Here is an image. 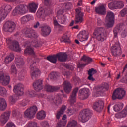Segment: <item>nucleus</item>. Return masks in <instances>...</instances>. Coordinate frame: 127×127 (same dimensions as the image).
Instances as JSON below:
<instances>
[{
    "instance_id": "nucleus-1",
    "label": "nucleus",
    "mask_w": 127,
    "mask_h": 127,
    "mask_svg": "<svg viewBox=\"0 0 127 127\" xmlns=\"http://www.w3.org/2000/svg\"><path fill=\"white\" fill-rule=\"evenodd\" d=\"M93 111L89 109H85L80 111L78 116V119L81 120L82 123L88 122L92 118Z\"/></svg>"
},
{
    "instance_id": "nucleus-2",
    "label": "nucleus",
    "mask_w": 127,
    "mask_h": 127,
    "mask_svg": "<svg viewBox=\"0 0 127 127\" xmlns=\"http://www.w3.org/2000/svg\"><path fill=\"white\" fill-rule=\"evenodd\" d=\"M93 35L99 42H104L107 39V33H106L105 30L103 28H99L95 29Z\"/></svg>"
},
{
    "instance_id": "nucleus-3",
    "label": "nucleus",
    "mask_w": 127,
    "mask_h": 127,
    "mask_svg": "<svg viewBox=\"0 0 127 127\" xmlns=\"http://www.w3.org/2000/svg\"><path fill=\"white\" fill-rule=\"evenodd\" d=\"M28 11V6L24 4H21L16 7L13 11V15H23L25 13H27Z\"/></svg>"
},
{
    "instance_id": "nucleus-4",
    "label": "nucleus",
    "mask_w": 127,
    "mask_h": 127,
    "mask_svg": "<svg viewBox=\"0 0 127 127\" xmlns=\"http://www.w3.org/2000/svg\"><path fill=\"white\" fill-rule=\"evenodd\" d=\"M106 26L108 28H111L114 26L115 24V15L112 11L107 12L106 16Z\"/></svg>"
},
{
    "instance_id": "nucleus-5",
    "label": "nucleus",
    "mask_w": 127,
    "mask_h": 127,
    "mask_svg": "<svg viewBox=\"0 0 127 127\" xmlns=\"http://www.w3.org/2000/svg\"><path fill=\"white\" fill-rule=\"evenodd\" d=\"M16 27V24L12 21H7L3 25V30L5 32L12 33Z\"/></svg>"
},
{
    "instance_id": "nucleus-6",
    "label": "nucleus",
    "mask_w": 127,
    "mask_h": 127,
    "mask_svg": "<svg viewBox=\"0 0 127 127\" xmlns=\"http://www.w3.org/2000/svg\"><path fill=\"white\" fill-rule=\"evenodd\" d=\"M37 111H38L37 106L34 105L27 109L24 114L26 118H28V119H33L34 116H35V114L37 112Z\"/></svg>"
},
{
    "instance_id": "nucleus-7",
    "label": "nucleus",
    "mask_w": 127,
    "mask_h": 127,
    "mask_svg": "<svg viewBox=\"0 0 127 127\" xmlns=\"http://www.w3.org/2000/svg\"><path fill=\"white\" fill-rule=\"evenodd\" d=\"M126 96V90L122 88H118L114 90L112 95V100H121Z\"/></svg>"
},
{
    "instance_id": "nucleus-8",
    "label": "nucleus",
    "mask_w": 127,
    "mask_h": 127,
    "mask_svg": "<svg viewBox=\"0 0 127 127\" xmlns=\"http://www.w3.org/2000/svg\"><path fill=\"white\" fill-rule=\"evenodd\" d=\"M6 43L8 45V47L11 50L14 51H16L17 52H19L21 51V49L19 47V44L18 42L16 41H12L11 39H8L6 40Z\"/></svg>"
},
{
    "instance_id": "nucleus-9",
    "label": "nucleus",
    "mask_w": 127,
    "mask_h": 127,
    "mask_svg": "<svg viewBox=\"0 0 127 127\" xmlns=\"http://www.w3.org/2000/svg\"><path fill=\"white\" fill-rule=\"evenodd\" d=\"M31 69V76L33 80H36L39 75H40V71L38 68H36V63L33 62L30 66Z\"/></svg>"
},
{
    "instance_id": "nucleus-10",
    "label": "nucleus",
    "mask_w": 127,
    "mask_h": 127,
    "mask_svg": "<svg viewBox=\"0 0 127 127\" xmlns=\"http://www.w3.org/2000/svg\"><path fill=\"white\" fill-rule=\"evenodd\" d=\"M111 54L115 57H119L122 55V49L119 44H115L111 47Z\"/></svg>"
},
{
    "instance_id": "nucleus-11",
    "label": "nucleus",
    "mask_w": 127,
    "mask_h": 127,
    "mask_svg": "<svg viewBox=\"0 0 127 127\" xmlns=\"http://www.w3.org/2000/svg\"><path fill=\"white\" fill-rule=\"evenodd\" d=\"M23 33L25 34L26 37H28L29 38H37L38 35L34 30L31 28H26L23 31Z\"/></svg>"
},
{
    "instance_id": "nucleus-12",
    "label": "nucleus",
    "mask_w": 127,
    "mask_h": 127,
    "mask_svg": "<svg viewBox=\"0 0 127 127\" xmlns=\"http://www.w3.org/2000/svg\"><path fill=\"white\" fill-rule=\"evenodd\" d=\"M10 82V76L9 75H4L3 72H0V83L3 86H7Z\"/></svg>"
},
{
    "instance_id": "nucleus-13",
    "label": "nucleus",
    "mask_w": 127,
    "mask_h": 127,
    "mask_svg": "<svg viewBox=\"0 0 127 127\" xmlns=\"http://www.w3.org/2000/svg\"><path fill=\"white\" fill-rule=\"evenodd\" d=\"M76 11V17L75 19V23H82L83 22V17L84 16V13L81 11V8H78L75 9Z\"/></svg>"
},
{
    "instance_id": "nucleus-14",
    "label": "nucleus",
    "mask_w": 127,
    "mask_h": 127,
    "mask_svg": "<svg viewBox=\"0 0 127 127\" xmlns=\"http://www.w3.org/2000/svg\"><path fill=\"white\" fill-rule=\"evenodd\" d=\"M107 4H101L98 7L95 8V12L100 15H106L107 13Z\"/></svg>"
},
{
    "instance_id": "nucleus-15",
    "label": "nucleus",
    "mask_w": 127,
    "mask_h": 127,
    "mask_svg": "<svg viewBox=\"0 0 127 127\" xmlns=\"http://www.w3.org/2000/svg\"><path fill=\"white\" fill-rule=\"evenodd\" d=\"M9 117H10V111H6L1 114L0 116V122L2 126L7 123L8 120H9Z\"/></svg>"
},
{
    "instance_id": "nucleus-16",
    "label": "nucleus",
    "mask_w": 127,
    "mask_h": 127,
    "mask_svg": "<svg viewBox=\"0 0 127 127\" xmlns=\"http://www.w3.org/2000/svg\"><path fill=\"white\" fill-rule=\"evenodd\" d=\"M24 86L23 84L22 83H19L14 86L13 89V92L16 94L17 96H22L23 95V90Z\"/></svg>"
},
{
    "instance_id": "nucleus-17",
    "label": "nucleus",
    "mask_w": 127,
    "mask_h": 127,
    "mask_svg": "<svg viewBox=\"0 0 127 127\" xmlns=\"http://www.w3.org/2000/svg\"><path fill=\"white\" fill-rule=\"evenodd\" d=\"M93 109L96 112H102L104 109V101L98 100L93 104Z\"/></svg>"
},
{
    "instance_id": "nucleus-18",
    "label": "nucleus",
    "mask_w": 127,
    "mask_h": 127,
    "mask_svg": "<svg viewBox=\"0 0 127 127\" xmlns=\"http://www.w3.org/2000/svg\"><path fill=\"white\" fill-rule=\"evenodd\" d=\"M78 91H79V88L78 87H76L73 89L69 99L70 104H73L74 103H76V101H77V93H78Z\"/></svg>"
},
{
    "instance_id": "nucleus-19",
    "label": "nucleus",
    "mask_w": 127,
    "mask_h": 127,
    "mask_svg": "<svg viewBox=\"0 0 127 127\" xmlns=\"http://www.w3.org/2000/svg\"><path fill=\"white\" fill-rule=\"evenodd\" d=\"M77 37L80 41L83 42V41H85V40L88 39L89 36L88 32H87L86 30H83L80 32Z\"/></svg>"
},
{
    "instance_id": "nucleus-20",
    "label": "nucleus",
    "mask_w": 127,
    "mask_h": 127,
    "mask_svg": "<svg viewBox=\"0 0 127 127\" xmlns=\"http://www.w3.org/2000/svg\"><path fill=\"white\" fill-rule=\"evenodd\" d=\"M58 61L65 62L68 59V55L66 53L59 52L57 54Z\"/></svg>"
},
{
    "instance_id": "nucleus-21",
    "label": "nucleus",
    "mask_w": 127,
    "mask_h": 127,
    "mask_svg": "<svg viewBox=\"0 0 127 127\" xmlns=\"http://www.w3.org/2000/svg\"><path fill=\"white\" fill-rule=\"evenodd\" d=\"M127 116V104L124 107L123 110L120 112L115 114V117L117 119H122V118H126Z\"/></svg>"
},
{
    "instance_id": "nucleus-22",
    "label": "nucleus",
    "mask_w": 127,
    "mask_h": 127,
    "mask_svg": "<svg viewBox=\"0 0 127 127\" xmlns=\"http://www.w3.org/2000/svg\"><path fill=\"white\" fill-rule=\"evenodd\" d=\"M41 35L45 37L46 36H48L50 34L51 32V29L49 26L47 25L43 26L41 27Z\"/></svg>"
},
{
    "instance_id": "nucleus-23",
    "label": "nucleus",
    "mask_w": 127,
    "mask_h": 127,
    "mask_svg": "<svg viewBox=\"0 0 127 127\" xmlns=\"http://www.w3.org/2000/svg\"><path fill=\"white\" fill-rule=\"evenodd\" d=\"M33 86L34 87V90H35L36 92H39V91H41V90L43 89V87H42V80L39 79L33 83Z\"/></svg>"
},
{
    "instance_id": "nucleus-24",
    "label": "nucleus",
    "mask_w": 127,
    "mask_h": 127,
    "mask_svg": "<svg viewBox=\"0 0 127 127\" xmlns=\"http://www.w3.org/2000/svg\"><path fill=\"white\" fill-rule=\"evenodd\" d=\"M80 95H79V98L81 99V100H85L86 99H88L89 97V90L83 89H81L79 91Z\"/></svg>"
},
{
    "instance_id": "nucleus-25",
    "label": "nucleus",
    "mask_w": 127,
    "mask_h": 127,
    "mask_svg": "<svg viewBox=\"0 0 127 127\" xmlns=\"http://www.w3.org/2000/svg\"><path fill=\"white\" fill-rule=\"evenodd\" d=\"M60 89L59 86H51L49 85H46L45 87V89L47 92H49L50 93H53L58 91Z\"/></svg>"
},
{
    "instance_id": "nucleus-26",
    "label": "nucleus",
    "mask_w": 127,
    "mask_h": 127,
    "mask_svg": "<svg viewBox=\"0 0 127 127\" xmlns=\"http://www.w3.org/2000/svg\"><path fill=\"white\" fill-rule=\"evenodd\" d=\"M15 64L18 68H22L24 65L23 58L20 56H17L15 58Z\"/></svg>"
},
{
    "instance_id": "nucleus-27",
    "label": "nucleus",
    "mask_w": 127,
    "mask_h": 127,
    "mask_svg": "<svg viewBox=\"0 0 127 127\" xmlns=\"http://www.w3.org/2000/svg\"><path fill=\"white\" fill-rule=\"evenodd\" d=\"M64 89L67 94H69L72 91V85L68 81H65L63 83Z\"/></svg>"
},
{
    "instance_id": "nucleus-28",
    "label": "nucleus",
    "mask_w": 127,
    "mask_h": 127,
    "mask_svg": "<svg viewBox=\"0 0 127 127\" xmlns=\"http://www.w3.org/2000/svg\"><path fill=\"white\" fill-rule=\"evenodd\" d=\"M67 124V115H64L63 116L62 119L61 121L58 123L57 127H64Z\"/></svg>"
},
{
    "instance_id": "nucleus-29",
    "label": "nucleus",
    "mask_w": 127,
    "mask_h": 127,
    "mask_svg": "<svg viewBox=\"0 0 127 127\" xmlns=\"http://www.w3.org/2000/svg\"><path fill=\"white\" fill-rule=\"evenodd\" d=\"M7 108V103L6 100L3 98H0V111H5Z\"/></svg>"
},
{
    "instance_id": "nucleus-30",
    "label": "nucleus",
    "mask_w": 127,
    "mask_h": 127,
    "mask_svg": "<svg viewBox=\"0 0 127 127\" xmlns=\"http://www.w3.org/2000/svg\"><path fill=\"white\" fill-rule=\"evenodd\" d=\"M67 109V106L65 105H63L59 111H58L57 114L56 115V119L57 120H59L60 119V117H61V115H63L64 114V112L66 111Z\"/></svg>"
},
{
    "instance_id": "nucleus-31",
    "label": "nucleus",
    "mask_w": 127,
    "mask_h": 127,
    "mask_svg": "<svg viewBox=\"0 0 127 127\" xmlns=\"http://www.w3.org/2000/svg\"><path fill=\"white\" fill-rule=\"evenodd\" d=\"M14 59V54L13 53H10L9 55L7 56L4 59V62L6 64L10 63Z\"/></svg>"
},
{
    "instance_id": "nucleus-32",
    "label": "nucleus",
    "mask_w": 127,
    "mask_h": 127,
    "mask_svg": "<svg viewBox=\"0 0 127 127\" xmlns=\"http://www.w3.org/2000/svg\"><path fill=\"white\" fill-rule=\"evenodd\" d=\"M38 7V4H37L35 3H32L29 4L28 9L29 10L30 12H33L34 13L36 11Z\"/></svg>"
},
{
    "instance_id": "nucleus-33",
    "label": "nucleus",
    "mask_w": 127,
    "mask_h": 127,
    "mask_svg": "<svg viewBox=\"0 0 127 127\" xmlns=\"http://www.w3.org/2000/svg\"><path fill=\"white\" fill-rule=\"evenodd\" d=\"M46 117V112L45 111L42 110L39 111L37 114V119L38 120H44Z\"/></svg>"
},
{
    "instance_id": "nucleus-34",
    "label": "nucleus",
    "mask_w": 127,
    "mask_h": 127,
    "mask_svg": "<svg viewBox=\"0 0 127 127\" xmlns=\"http://www.w3.org/2000/svg\"><path fill=\"white\" fill-rule=\"evenodd\" d=\"M33 18V17L30 15H27L24 16L21 18V23L24 24V23L28 22V21H29V20H31Z\"/></svg>"
},
{
    "instance_id": "nucleus-35",
    "label": "nucleus",
    "mask_w": 127,
    "mask_h": 127,
    "mask_svg": "<svg viewBox=\"0 0 127 127\" xmlns=\"http://www.w3.org/2000/svg\"><path fill=\"white\" fill-rule=\"evenodd\" d=\"M8 13L5 11L3 8L0 10V21H2V20L5 19L6 16H7Z\"/></svg>"
},
{
    "instance_id": "nucleus-36",
    "label": "nucleus",
    "mask_w": 127,
    "mask_h": 127,
    "mask_svg": "<svg viewBox=\"0 0 127 127\" xmlns=\"http://www.w3.org/2000/svg\"><path fill=\"white\" fill-rule=\"evenodd\" d=\"M124 107V104L121 102H118L115 105H114L113 109L115 112H119L121 111Z\"/></svg>"
},
{
    "instance_id": "nucleus-37",
    "label": "nucleus",
    "mask_w": 127,
    "mask_h": 127,
    "mask_svg": "<svg viewBox=\"0 0 127 127\" xmlns=\"http://www.w3.org/2000/svg\"><path fill=\"white\" fill-rule=\"evenodd\" d=\"M49 13H47V11H44V10L39 11L37 13V16H39L40 18H44Z\"/></svg>"
},
{
    "instance_id": "nucleus-38",
    "label": "nucleus",
    "mask_w": 127,
    "mask_h": 127,
    "mask_svg": "<svg viewBox=\"0 0 127 127\" xmlns=\"http://www.w3.org/2000/svg\"><path fill=\"white\" fill-rule=\"evenodd\" d=\"M10 72L11 74H12L13 77H16L18 73L17 69L16 68V66H15L14 65H12L11 66Z\"/></svg>"
},
{
    "instance_id": "nucleus-39",
    "label": "nucleus",
    "mask_w": 127,
    "mask_h": 127,
    "mask_svg": "<svg viewBox=\"0 0 127 127\" xmlns=\"http://www.w3.org/2000/svg\"><path fill=\"white\" fill-rule=\"evenodd\" d=\"M47 60L51 62L52 63H56L57 62V54L53 55L52 56H49L47 57Z\"/></svg>"
},
{
    "instance_id": "nucleus-40",
    "label": "nucleus",
    "mask_w": 127,
    "mask_h": 127,
    "mask_svg": "<svg viewBox=\"0 0 127 127\" xmlns=\"http://www.w3.org/2000/svg\"><path fill=\"white\" fill-rule=\"evenodd\" d=\"M53 102L56 106H59V105H61L62 104V100L59 96H56L53 99Z\"/></svg>"
},
{
    "instance_id": "nucleus-41",
    "label": "nucleus",
    "mask_w": 127,
    "mask_h": 127,
    "mask_svg": "<svg viewBox=\"0 0 127 127\" xmlns=\"http://www.w3.org/2000/svg\"><path fill=\"white\" fill-rule=\"evenodd\" d=\"M16 101H17L16 95H13L9 96L8 101H9V103L11 104V105H14V104L16 103Z\"/></svg>"
},
{
    "instance_id": "nucleus-42",
    "label": "nucleus",
    "mask_w": 127,
    "mask_h": 127,
    "mask_svg": "<svg viewBox=\"0 0 127 127\" xmlns=\"http://www.w3.org/2000/svg\"><path fill=\"white\" fill-rule=\"evenodd\" d=\"M60 42H64V43H70L71 40L70 38L67 35H64L60 39Z\"/></svg>"
},
{
    "instance_id": "nucleus-43",
    "label": "nucleus",
    "mask_w": 127,
    "mask_h": 127,
    "mask_svg": "<svg viewBox=\"0 0 127 127\" xmlns=\"http://www.w3.org/2000/svg\"><path fill=\"white\" fill-rule=\"evenodd\" d=\"M81 60H82V61H84V62H86L85 64H87V65L90 64V63H91V62L93 61V59H92V58L86 56V55H84L82 57V58H81Z\"/></svg>"
},
{
    "instance_id": "nucleus-44",
    "label": "nucleus",
    "mask_w": 127,
    "mask_h": 127,
    "mask_svg": "<svg viewBox=\"0 0 127 127\" xmlns=\"http://www.w3.org/2000/svg\"><path fill=\"white\" fill-rule=\"evenodd\" d=\"M25 54H30L31 55H34L35 53H34V51H33V49L31 48L30 47H27L26 49L24 51Z\"/></svg>"
},
{
    "instance_id": "nucleus-45",
    "label": "nucleus",
    "mask_w": 127,
    "mask_h": 127,
    "mask_svg": "<svg viewBox=\"0 0 127 127\" xmlns=\"http://www.w3.org/2000/svg\"><path fill=\"white\" fill-rule=\"evenodd\" d=\"M7 94V90H6V89L5 88L3 87L2 86H0V96H2L3 97H4L6 96Z\"/></svg>"
},
{
    "instance_id": "nucleus-46",
    "label": "nucleus",
    "mask_w": 127,
    "mask_h": 127,
    "mask_svg": "<svg viewBox=\"0 0 127 127\" xmlns=\"http://www.w3.org/2000/svg\"><path fill=\"white\" fill-rule=\"evenodd\" d=\"M108 6L110 9H117L116 2H112L109 3Z\"/></svg>"
},
{
    "instance_id": "nucleus-47",
    "label": "nucleus",
    "mask_w": 127,
    "mask_h": 127,
    "mask_svg": "<svg viewBox=\"0 0 127 127\" xmlns=\"http://www.w3.org/2000/svg\"><path fill=\"white\" fill-rule=\"evenodd\" d=\"M16 78H18L20 81H22L24 79V73L23 72H18Z\"/></svg>"
},
{
    "instance_id": "nucleus-48",
    "label": "nucleus",
    "mask_w": 127,
    "mask_h": 127,
    "mask_svg": "<svg viewBox=\"0 0 127 127\" xmlns=\"http://www.w3.org/2000/svg\"><path fill=\"white\" fill-rule=\"evenodd\" d=\"M57 73L55 72H51L49 75V78H50L51 80H55L56 79H57Z\"/></svg>"
},
{
    "instance_id": "nucleus-49",
    "label": "nucleus",
    "mask_w": 127,
    "mask_h": 127,
    "mask_svg": "<svg viewBox=\"0 0 127 127\" xmlns=\"http://www.w3.org/2000/svg\"><path fill=\"white\" fill-rule=\"evenodd\" d=\"M26 95L30 97V98H34L36 96V94L34 91H28L26 92Z\"/></svg>"
},
{
    "instance_id": "nucleus-50",
    "label": "nucleus",
    "mask_w": 127,
    "mask_h": 127,
    "mask_svg": "<svg viewBox=\"0 0 127 127\" xmlns=\"http://www.w3.org/2000/svg\"><path fill=\"white\" fill-rule=\"evenodd\" d=\"M27 127H39L37 126V123L30 121L27 124Z\"/></svg>"
},
{
    "instance_id": "nucleus-51",
    "label": "nucleus",
    "mask_w": 127,
    "mask_h": 127,
    "mask_svg": "<svg viewBox=\"0 0 127 127\" xmlns=\"http://www.w3.org/2000/svg\"><path fill=\"white\" fill-rule=\"evenodd\" d=\"M2 9L8 14L11 11L12 8L10 5H7L4 8H2Z\"/></svg>"
},
{
    "instance_id": "nucleus-52",
    "label": "nucleus",
    "mask_w": 127,
    "mask_h": 127,
    "mask_svg": "<svg viewBox=\"0 0 127 127\" xmlns=\"http://www.w3.org/2000/svg\"><path fill=\"white\" fill-rule=\"evenodd\" d=\"M116 9L123 8L124 7V2L123 1H119V2H116Z\"/></svg>"
},
{
    "instance_id": "nucleus-53",
    "label": "nucleus",
    "mask_w": 127,
    "mask_h": 127,
    "mask_svg": "<svg viewBox=\"0 0 127 127\" xmlns=\"http://www.w3.org/2000/svg\"><path fill=\"white\" fill-rule=\"evenodd\" d=\"M41 127H50L49 123L47 121H43L40 122Z\"/></svg>"
},
{
    "instance_id": "nucleus-54",
    "label": "nucleus",
    "mask_w": 127,
    "mask_h": 127,
    "mask_svg": "<svg viewBox=\"0 0 127 127\" xmlns=\"http://www.w3.org/2000/svg\"><path fill=\"white\" fill-rule=\"evenodd\" d=\"M63 11L61 9L58 11L57 13V17H58V19H59V18L61 17L64 16V15H63Z\"/></svg>"
},
{
    "instance_id": "nucleus-55",
    "label": "nucleus",
    "mask_w": 127,
    "mask_h": 127,
    "mask_svg": "<svg viewBox=\"0 0 127 127\" xmlns=\"http://www.w3.org/2000/svg\"><path fill=\"white\" fill-rule=\"evenodd\" d=\"M59 19H60L59 22L61 24H65V23H66V17H65V16L61 17Z\"/></svg>"
},
{
    "instance_id": "nucleus-56",
    "label": "nucleus",
    "mask_w": 127,
    "mask_h": 127,
    "mask_svg": "<svg viewBox=\"0 0 127 127\" xmlns=\"http://www.w3.org/2000/svg\"><path fill=\"white\" fill-rule=\"evenodd\" d=\"M32 45L31 46H33L34 47H41V44L40 43H38V42L36 41L35 42H32Z\"/></svg>"
},
{
    "instance_id": "nucleus-57",
    "label": "nucleus",
    "mask_w": 127,
    "mask_h": 127,
    "mask_svg": "<svg viewBox=\"0 0 127 127\" xmlns=\"http://www.w3.org/2000/svg\"><path fill=\"white\" fill-rule=\"evenodd\" d=\"M75 112H76L75 110L68 109L66 111V113L67 115H68V116H72V115H74V114H75Z\"/></svg>"
},
{
    "instance_id": "nucleus-58",
    "label": "nucleus",
    "mask_w": 127,
    "mask_h": 127,
    "mask_svg": "<svg viewBox=\"0 0 127 127\" xmlns=\"http://www.w3.org/2000/svg\"><path fill=\"white\" fill-rule=\"evenodd\" d=\"M97 70H95L94 68H91V69H89L88 71V75H95V74H96Z\"/></svg>"
},
{
    "instance_id": "nucleus-59",
    "label": "nucleus",
    "mask_w": 127,
    "mask_h": 127,
    "mask_svg": "<svg viewBox=\"0 0 127 127\" xmlns=\"http://www.w3.org/2000/svg\"><path fill=\"white\" fill-rule=\"evenodd\" d=\"M27 103H28V101L26 99H24L20 103V105L21 107H25V106H27Z\"/></svg>"
},
{
    "instance_id": "nucleus-60",
    "label": "nucleus",
    "mask_w": 127,
    "mask_h": 127,
    "mask_svg": "<svg viewBox=\"0 0 127 127\" xmlns=\"http://www.w3.org/2000/svg\"><path fill=\"white\" fill-rule=\"evenodd\" d=\"M104 90L102 85L99 86L96 88L97 94H101L102 91Z\"/></svg>"
},
{
    "instance_id": "nucleus-61",
    "label": "nucleus",
    "mask_w": 127,
    "mask_h": 127,
    "mask_svg": "<svg viewBox=\"0 0 127 127\" xmlns=\"http://www.w3.org/2000/svg\"><path fill=\"white\" fill-rule=\"evenodd\" d=\"M97 25L101 26V25H103V24H104V21L101 19V18H98L97 19Z\"/></svg>"
},
{
    "instance_id": "nucleus-62",
    "label": "nucleus",
    "mask_w": 127,
    "mask_h": 127,
    "mask_svg": "<svg viewBox=\"0 0 127 127\" xmlns=\"http://www.w3.org/2000/svg\"><path fill=\"white\" fill-rule=\"evenodd\" d=\"M103 90H106V91H108L109 90V84L107 83H103L101 85Z\"/></svg>"
},
{
    "instance_id": "nucleus-63",
    "label": "nucleus",
    "mask_w": 127,
    "mask_h": 127,
    "mask_svg": "<svg viewBox=\"0 0 127 127\" xmlns=\"http://www.w3.org/2000/svg\"><path fill=\"white\" fill-rule=\"evenodd\" d=\"M127 8H124L120 12V14L121 16H124L125 14H127Z\"/></svg>"
},
{
    "instance_id": "nucleus-64",
    "label": "nucleus",
    "mask_w": 127,
    "mask_h": 127,
    "mask_svg": "<svg viewBox=\"0 0 127 127\" xmlns=\"http://www.w3.org/2000/svg\"><path fill=\"white\" fill-rule=\"evenodd\" d=\"M5 127H15V125L12 122H8Z\"/></svg>"
}]
</instances>
